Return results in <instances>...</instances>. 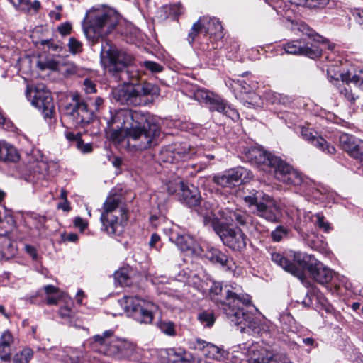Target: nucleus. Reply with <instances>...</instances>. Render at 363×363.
<instances>
[{"label":"nucleus","mask_w":363,"mask_h":363,"mask_svg":"<svg viewBox=\"0 0 363 363\" xmlns=\"http://www.w3.org/2000/svg\"><path fill=\"white\" fill-rule=\"evenodd\" d=\"M273 262L280 266L284 270L297 277L303 284L308 286L305 270L310 277L320 284L325 285L331 282L336 273L318 261L313 255L301 252H294L293 262L279 252L271 254Z\"/></svg>","instance_id":"f257e3e1"},{"label":"nucleus","mask_w":363,"mask_h":363,"mask_svg":"<svg viewBox=\"0 0 363 363\" xmlns=\"http://www.w3.org/2000/svg\"><path fill=\"white\" fill-rule=\"evenodd\" d=\"M223 289L218 282H213L211 289V298L220 303V308L228 319L235 325L240 328L241 332H245L247 328H252L255 324L252 314L244 311L242 306L250 304L251 301L248 296L240 295L225 289V298L223 300L218 296L222 294Z\"/></svg>","instance_id":"f03ea898"},{"label":"nucleus","mask_w":363,"mask_h":363,"mask_svg":"<svg viewBox=\"0 0 363 363\" xmlns=\"http://www.w3.org/2000/svg\"><path fill=\"white\" fill-rule=\"evenodd\" d=\"M120 16L113 9L108 7L92 8L86 13L83 30L86 38L96 43L104 39L116 28Z\"/></svg>","instance_id":"7ed1b4c3"},{"label":"nucleus","mask_w":363,"mask_h":363,"mask_svg":"<svg viewBox=\"0 0 363 363\" xmlns=\"http://www.w3.org/2000/svg\"><path fill=\"white\" fill-rule=\"evenodd\" d=\"M161 134L160 126L147 121L143 124L131 126L127 132V145L131 152H143L159 144Z\"/></svg>","instance_id":"20e7f679"},{"label":"nucleus","mask_w":363,"mask_h":363,"mask_svg":"<svg viewBox=\"0 0 363 363\" xmlns=\"http://www.w3.org/2000/svg\"><path fill=\"white\" fill-rule=\"evenodd\" d=\"M101 221L104 230L109 235H119L128 220L125 208L122 206L120 195H111L106 199Z\"/></svg>","instance_id":"39448f33"},{"label":"nucleus","mask_w":363,"mask_h":363,"mask_svg":"<svg viewBox=\"0 0 363 363\" xmlns=\"http://www.w3.org/2000/svg\"><path fill=\"white\" fill-rule=\"evenodd\" d=\"M119 303L127 315L140 324H152L159 311L158 306L153 301L138 296H124Z\"/></svg>","instance_id":"423d86ee"},{"label":"nucleus","mask_w":363,"mask_h":363,"mask_svg":"<svg viewBox=\"0 0 363 363\" xmlns=\"http://www.w3.org/2000/svg\"><path fill=\"white\" fill-rule=\"evenodd\" d=\"M243 200L254 214L269 222L277 223L281 216V209L277 202L261 191L245 196Z\"/></svg>","instance_id":"0eeeda50"},{"label":"nucleus","mask_w":363,"mask_h":363,"mask_svg":"<svg viewBox=\"0 0 363 363\" xmlns=\"http://www.w3.org/2000/svg\"><path fill=\"white\" fill-rule=\"evenodd\" d=\"M133 60V57L123 50H118L108 40H103L101 62L106 70L113 76L123 72Z\"/></svg>","instance_id":"6e6552de"},{"label":"nucleus","mask_w":363,"mask_h":363,"mask_svg":"<svg viewBox=\"0 0 363 363\" xmlns=\"http://www.w3.org/2000/svg\"><path fill=\"white\" fill-rule=\"evenodd\" d=\"M26 96L32 105L40 111L45 118L51 119L54 113V104L50 92L40 84L35 86H27Z\"/></svg>","instance_id":"1a4fd4ad"},{"label":"nucleus","mask_w":363,"mask_h":363,"mask_svg":"<svg viewBox=\"0 0 363 363\" xmlns=\"http://www.w3.org/2000/svg\"><path fill=\"white\" fill-rule=\"evenodd\" d=\"M214 230L223 243L232 250L242 252L246 248L247 238L240 228L216 225Z\"/></svg>","instance_id":"9d476101"},{"label":"nucleus","mask_w":363,"mask_h":363,"mask_svg":"<svg viewBox=\"0 0 363 363\" xmlns=\"http://www.w3.org/2000/svg\"><path fill=\"white\" fill-rule=\"evenodd\" d=\"M72 100L73 103L65 105V114L73 121L74 125L84 127L92 121L94 113L78 95H74Z\"/></svg>","instance_id":"9b49d317"},{"label":"nucleus","mask_w":363,"mask_h":363,"mask_svg":"<svg viewBox=\"0 0 363 363\" xmlns=\"http://www.w3.org/2000/svg\"><path fill=\"white\" fill-rule=\"evenodd\" d=\"M146 121V115L137 111L120 109L117 111L108 122V126H115L116 129H125V135L131 126L143 124Z\"/></svg>","instance_id":"f8f14e48"},{"label":"nucleus","mask_w":363,"mask_h":363,"mask_svg":"<svg viewBox=\"0 0 363 363\" xmlns=\"http://www.w3.org/2000/svg\"><path fill=\"white\" fill-rule=\"evenodd\" d=\"M248 363H292L286 357L262 347L259 343L252 344L247 350Z\"/></svg>","instance_id":"ddd939ff"},{"label":"nucleus","mask_w":363,"mask_h":363,"mask_svg":"<svg viewBox=\"0 0 363 363\" xmlns=\"http://www.w3.org/2000/svg\"><path fill=\"white\" fill-rule=\"evenodd\" d=\"M284 49L288 54L304 55L312 59L321 55V49L318 45L306 38L288 42L284 45Z\"/></svg>","instance_id":"4468645a"},{"label":"nucleus","mask_w":363,"mask_h":363,"mask_svg":"<svg viewBox=\"0 0 363 363\" xmlns=\"http://www.w3.org/2000/svg\"><path fill=\"white\" fill-rule=\"evenodd\" d=\"M246 158L252 164L260 167L262 170L271 174L274 164V159H280L279 157L272 155L271 153L264 151L260 147H252L245 152Z\"/></svg>","instance_id":"2eb2a0df"},{"label":"nucleus","mask_w":363,"mask_h":363,"mask_svg":"<svg viewBox=\"0 0 363 363\" xmlns=\"http://www.w3.org/2000/svg\"><path fill=\"white\" fill-rule=\"evenodd\" d=\"M276 164L271 174L283 183L287 184L299 185L302 182V177L299 172L294 170L291 166L281 159H274Z\"/></svg>","instance_id":"dca6fc26"},{"label":"nucleus","mask_w":363,"mask_h":363,"mask_svg":"<svg viewBox=\"0 0 363 363\" xmlns=\"http://www.w3.org/2000/svg\"><path fill=\"white\" fill-rule=\"evenodd\" d=\"M106 355L122 359L129 357L133 350V346L123 340L114 338L107 342L106 345H101Z\"/></svg>","instance_id":"f3484780"},{"label":"nucleus","mask_w":363,"mask_h":363,"mask_svg":"<svg viewBox=\"0 0 363 363\" xmlns=\"http://www.w3.org/2000/svg\"><path fill=\"white\" fill-rule=\"evenodd\" d=\"M248 174L249 172L246 169L237 167L224 174L213 176V182L222 187L230 188L236 186L240 182H242L245 179V175Z\"/></svg>","instance_id":"a211bd4d"},{"label":"nucleus","mask_w":363,"mask_h":363,"mask_svg":"<svg viewBox=\"0 0 363 363\" xmlns=\"http://www.w3.org/2000/svg\"><path fill=\"white\" fill-rule=\"evenodd\" d=\"M112 98L120 104L141 106L143 101L135 96L134 84H124L112 90Z\"/></svg>","instance_id":"6ab92c4d"},{"label":"nucleus","mask_w":363,"mask_h":363,"mask_svg":"<svg viewBox=\"0 0 363 363\" xmlns=\"http://www.w3.org/2000/svg\"><path fill=\"white\" fill-rule=\"evenodd\" d=\"M191 344V348L202 352L203 354L208 358L220 360L226 355V352L223 349L199 338Z\"/></svg>","instance_id":"aec40b11"},{"label":"nucleus","mask_w":363,"mask_h":363,"mask_svg":"<svg viewBox=\"0 0 363 363\" xmlns=\"http://www.w3.org/2000/svg\"><path fill=\"white\" fill-rule=\"evenodd\" d=\"M301 137L313 145L329 155H333L335 152V148L327 143V141L322 137L318 136L316 133H313L311 129L301 127L300 131Z\"/></svg>","instance_id":"412c9836"},{"label":"nucleus","mask_w":363,"mask_h":363,"mask_svg":"<svg viewBox=\"0 0 363 363\" xmlns=\"http://www.w3.org/2000/svg\"><path fill=\"white\" fill-rule=\"evenodd\" d=\"M194 99L201 104L209 106L211 111L222 110L223 99L204 89H198L194 93Z\"/></svg>","instance_id":"4be33fe9"},{"label":"nucleus","mask_w":363,"mask_h":363,"mask_svg":"<svg viewBox=\"0 0 363 363\" xmlns=\"http://www.w3.org/2000/svg\"><path fill=\"white\" fill-rule=\"evenodd\" d=\"M177 188L179 189L178 192V199L183 203L189 206H196L199 203V194L197 189L194 186L191 188L186 186L183 182H178L176 184Z\"/></svg>","instance_id":"5701e85b"},{"label":"nucleus","mask_w":363,"mask_h":363,"mask_svg":"<svg viewBox=\"0 0 363 363\" xmlns=\"http://www.w3.org/2000/svg\"><path fill=\"white\" fill-rule=\"evenodd\" d=\"M233 87L235 90H239L241 94H248L250 95V101L246 100L244 104L248 106H255L258 105L259 96L255 93L251 91L250 86L245 81L242 79L233 80Z\"/></svg>","instance_id":"b1692460"},{"label":"nucleus","mask_w":363,"mask_h":363,"mask_svg":"<svg viewBox=\"0 0 363 363\" xmlns=\"http://www.w3.org/2000/svg\"><path fill=\"white\" fill-rule=\"evenodd\" d=\"M169 363H192V355L182 350L171 348L167 351Z\"/></svg>","instance_id":"393cba45"},{"label":"nucleus","mask_w":363,"mask_h":363,"mask_svg":"<svg viewBox=\"0 0 363 363\" xmlns=\"http://www.w3.org/2000/svg\"><path fill=\"white\" fill-rule=\"evenodd\" d=\"M205 33L213 37L215 40L223 38V26L218 19L216 18H206Z\"/></svg>","instance_id":"a878e982"},{"label":"nucleus","mask_w":363,"mask_h":363,"mask_svg":"<svg viewBox=\"0 0 363 363\" xmlns=\"http://www.w3.org/2000/svg\"><path fill=\"white\" fill-rule=\"evenodd\" d=\"M17 150L11 145L0 142V160L4 162H16L19 160Z\"/></svg>","instance_id":"bb28decb"},{"label":"nucleus","mask_w":363,"mask_h":363,"mask_svg":"<svg viewBox=\"0 0 363 363\" xmlns=\"http://www.w3.org/2000/svg\"><path fill=\"white\" fill-rule=\"evenodd\" d=\"M339 76L341 77L342 82H345L347 84L353 83L355 86L363 90V70H350L345 73H341Z\"/></svg>","instance_id":"cd10ccee"},{"label":"nucleus","mask_w":363,"mask_h":363,"mask_svg":"<svg viewBox=\"0 0 363 363\" xmlns=\"http://www.w3.org/2000/svg\"><path fill=\"white\" fill-rule=\"evenodd\" d=\"M206 257L213 263L219 264L222 267H228V256L217 248H209L206 252Z\"/></svg>","instance_id":"c85d7f7f"},{"label":"nucleus","mask_w":363,"mask_h":363,"mask_svg":"<svg viewBox=\"0 0 363 363\" xmlns=\"http://www.w3.org/2000/svg\"><path fill=\"white\" fill-rule=\"evenodd\" d=\"M180 154L181 152L175 153L174 146L170 145L161 149L158 159L162 162L174 163L179 161Z\"/></svg>","instance_id":"c756f323"},{"label":"nucleus","mask_w":363,"mask_h":363,"mask_svg":"<svg viewBox=\"0 0 363 363\" xmlns=\"http://www.w3.org/2000/svg\"><path fill=\"white\" fill-rule=\"evenodd\" d=\"M18 10L23 12H30L33 10L37 12L40 7L38 1L31 2L30 0H8Z\"/></svg>","instance_id":"7c9ffc66"},{"label":"nucleus","mask_w":363,"mask_h":363,"mask_svg":"<svg viewBox=\"0 0 363 363\" xmlns=\"http://www.w3.org/2000/svg\"><path fill=\"white\" fill-rule=\"evenodd\" d=\"M157 87L150 83H143L134 85V91L135 96H138L140 100L144 101L143 96L156 94ZM145 104V101H143Z\"/></svg>","instance_id":"2f4dec72"},{"label":"nucleus","mask_w":363,"mask_h":363,"mask_svg":"<svg viewBox=\"0 0 363 363\" xmlns=\"http://www.w3.org/2000/svg\"><path fill=\"white\" fill-rule=\"evenodd\" d=\"M206 20V18H205V17L202 18H200L198 21L193 24L188 35V40L189 43H192L195 40L196 37L199 33H202L203 31L205 33Z\"/></svg>","instance_id":"473e14b6"},{"label":"nucleus","mask_w":363,"mask_h":363,"mask_svg":"<svg viewBox=\"0 0 363 363\" xmlns=\"http://www.w3.org/2000/svg\"><path fill=\"white\" fill-rule=\"evenodd\" d=\"M358 139L352 135L341 133L339 137V142L342 150L348 153L349 151L352 150V146Z\"/></svg>","instance_id":"72a5a7b5"},{"label":"nucleus","mask_w":363,"mask_h":363,"mask_svg":"<svg viewBox=\"0 0 363 363\" xmlns=\"http://www.w3.org/2000/svg\"><path fill=\"white\" fill-rule=\"evenodd\" d=\"M37 66L41 70H57L59 62L52 57L48 56L40 58L37 62Z\"/></svg>","instance_id":"f704fd0d"},{"label":"nucleus","mask_w":363,"mask_h":363,"mask_svg":"<svg viewBox=\"0 0 363 363\" xmlns=\"http://www.w3.org/2000/svg\"><path fill=\"white\" fill-rule=\"evenodd\" d=\"M174 242L182 251H186L191 248L194 241L189 235H178L174 239Z\"/></svg>","instance_id":"c9c22d12"},{"label":"nucleus","mask_w":363,"mask_h":363,"mask_svg":"<svg viewBox=\"0 0 363 363\" xmlns=\"http://www.w3.org/2000/svg\"><path fill=\"white\" fill-rule=\"evenodd\" d=\"M175 153L181 152L179 155V160H187L191 157L194 152H191V150L189 145L186 143L180 144H173Z\"/></svg>","instance_id":"e433bc0d"},{"label":"nucleus","mask_w":363,"mask_h":363,"mask_svg":"<svg viewBox=\"0 0 363 363\" xmlns=\"http://www.w3.org/2000/svg\"><path fill=\"white\" fill-rule=\"evenodd\" d=\"M229 218L231 222H235L240 225H245L249 220L248 215L240 210L229 211Z\"/></svg>","instance_id":"4c0bfd02"},{"label":"nucleus","mask_w":363,"mask_h":363,"mask_svg":"<svg viewBox=\"0 0 363 363\" xmlns=\"http://www.w3.org/2000/svg\"><path fill=\"white\" fill-rule=\"evenodd\" d=\"M197 318L201 324L208 328L211 327L216 320L214 313L208 311H203L200 312L198 314Z\"/></svg>","instance_id":"58836bf2"},{"label":"nucleus","mask_w":363,"mask_h":363,"mask_svg":"<svg viewBox=\"0 0 363 363\" xmlns=\"http://www.w3.org/2000/svg\"><path fill=\"white\" fill-rule=\"evenodd\" d=\"M33 357V352L30 348H24L22 351L17 352L13 359V363H29Z\"/></svg>","instance_id":"ea45409f"},{"label":"nucleus","mask_w":363,"mask_h":363,"mask_svg":"<svg viewBox=\"0 0 363 363\" xmlns=\"http://www.w3.org/2000/svg\"><path fill=\"white\" fill-rule=\"evenodd\" d=\"M116 281L121 286H128L130 283V276L125 269H121L114 274Z\"/></svg>","instance_id":"a19ab883"},{"label":"nucleus","mask_w":363,"mask_h":363,"mask_svg":"<svg viewBox=\"0 0 363 363\" xmlns=\"http://www.w3.org/2000/svg\"><path fill=\"white\" fill-rule=\"evenodd\" d=\"M351 150L348 152L351 157L363 161V140L358 139Z\"/></svg>","instance_id":"79ce46f5"},{"label":"nucleus","mask_w":363,"mask_h":363,"mask_svg":"<svg viewBox=\"0 0 363 363\" xmlns=\"http://www.w3.org/2000/svg\"><path fill=\"white\" fill-rule=\"evenodd\" d=\"M43 49H47L48 52H59L62 50V43L54 40H43L40 42Z\"/></svg>","instance_id":"37998d69"},{"label":"nucleus","mask_w":363,"mask_h":363,"mask_svg":"<svg viewBox=\"0 0 363 363\" xmlns=\"http://www.w3.org/2000/svg\"><path fill=\"white\" fill-rule=\"evenodd\" d=\"M313 220L314 223L315 225H317L320 230H323L325 232H329L330 230V224L328 221L325 220V217L320 214L317 213L315 216H313Z\"/></svg>","instance_id":"c03bdc74"},{"label":"nucleus","mask_w":363,"mask_h":363,"mask_svg":"<svg viewBox=\"0 0 363 363\" xmlns=\"http://www.w3.org/2000/svg\"><path fill=\"white\" fill-rule=\"evenodd\" d=\"M158 327L162 333L167 335L173 336L175 335V327L172 322L161 320L158 323Z\"/></svg>","instance_id":"a18cd8bd"},{"label":"nucleus","mask_w":363,"mask_h":363,"mask_svg":"<svg viewBox=\"0 0 363 363\" xmlns=\"http://www.w3.org/2000/svg\"><path fill=\"white\" fill-rule=\"evenodd\" d=\"M222 106V110H216V111L226 115L233 120H236L239 118V114L238 111L235 108L228 106L223 99Z\"/></svg>","instance_id":"49530a36"},{"label":"nucleus","mask_w":363,"mask_h":363,"mask_svg":"<svg viewBox=\"0 0 363 363\" xmlns=\"http://www.w3.org/2000/svg\"><path fill=\"white\" fill-rule=\"evenodd\" d=\"M113 332L111 330L105 331L101 335H96L94 337V340L96 342H98L101 346L106 345L108 342V339L112 338Z\"/></svg>","instance_id":"de8ad7c7"},{"label":"nucleus","mask_w":363,"mask_h":363,"mask_svg":"<svg viewBox=\"0 0 363 363\" xmlns=\"http://www.w3.org/2000/svg\"><path fill=\"white\" fill-rule=\"evenodd\" d=\"M68 47L70 52L77 54L82 51V44L74 38H70L68 43Z\"/></svg>","instance_id":"09e8293b"},{"label":"nucleus","mask_w":363,"mask_h":363,"mask_svg":"<svg viewBox=\"0 0 363 363\" xmlns=\"http://www.w3.org/2000/svg\"><path fill=\"white\" fill-rule=\"evenodd\" d=\"M112 129L111 133V138L113 141L120 143L123 140L124 135L125 134V129H116L115 126H108Z\"/></svg>","instance_id":"8fccbe9b"},{"label":"nucleus","mask_w":363,"mask_h":363,"mask_svg":"<svg viewBox=\"0 0 363 363\" xmlns=\"http://www.w3.org/2000/svg\"><path fill=\"white\" fill-rule=\"evenodd\" d=\"M287 234L286 230L282 226H278L274 231L272 232L271 236L274 241L279 242Z\"/></svg>","instance_id":"3c124183"},{"label":"nucleus","mask_w":363,"mask_h":363,"mask_svg":"<svg viewBox=\"0 0 363 363\" xmlns=\"http://www.w3.org/2000/svg\"><path fill=\"white\" fill-rule=\"evenodd\" d=\"M329 0H306L304 6L309 9L323 8L325 6Z\"/></svg>","instance_id":"603ef678"},{"label":"nucleus","mask_w":363,"mask_h":363,"mask_svg":"<svg viewBox=\"0 0 363 363\" xmlns=\"http://www.w3.org/2000/svg\"><path fill=\"white\" fill-rule=\"evenodd\" d=\"M13 337L9 330L4 331L0 337V344L11 347Z\"/></svg>","instance_id":"864d4df0"},{"label":"nucleus","mask_w":363,"mask_h":363,"mask_svg":"<svg viewBox=\"0 0 363 363\" xmlns=\"http://www.w3.org/2000/svg\"><path fill=\"white\" fill-rule=\"evenodd\" d=\"M144 67L153 73H157L162 71L163 67L160 64L153 61H145L143 62Z\"/></svg>","instance_id":"5fc2aeb1"},{"label":"nucleus","mask_w":363,"mask_h":363,"mask_svg":"<svg viewBox=\"0 0 363 363\" xmlns=\"http://www.w3.org/2000/svg\"><path fill=\"white\" fill-rule=\"evenodd\" d=\"M84 89L87 94L96 92V84L89 79H85L84 82Z\"/></svg>","instance_id":"6e6d98bb"},{"label":"nucleus","mask_w":363,"mask_h":363,"mask_svg":"<svg viewBox=\"0 0 363 363\" xmlns=\"http://www.w3.org/2000/svg\"><path fill=\"white\" fill-rule=\"evenodd\" d=\"M11 358V347L0 344V359L9 361Z\"/></svg>","instance_id":"4d7b16f0"},{"label":"nucleus","mask_w":363,"mask_h":363,"mask_svg":"<svg viewBox=\"0 0 363 363\" xmlns=\"http://www.w3.org/2000/svg\"><path fill=\"white\" fill-rule=\"evenodd\" d=\"M184 11L183 6L181 4H175L170 6V13L175 17H178Z\"/></svg>","instance_id":"13d9d810"},{"label":"nucleus","mask_w":363,"mask_h":363,"mask_svg":"<svg viewBox=\"0 0 363 363\" xmlns=\"http://www.w3.org/2000/svg\"><path fill=\"white\" fill-rule=\"evenodd\" d=\"M178 182H182L180 179H177L176 181H174V182H169L168 184H167V191L169 194H176L177 196H178V192H179V189L177 188L176 184Z\"/></svg>","instance_id":"bf43d9fd"},{"label":"nucleus","mask_w":363,"mask_h":363,"mask_svg":"<svg viewBox=\"0 0 363 363\" xmlns=\"http://www.w3.org/2000/svg\"><path fill=\"white\" fill-rule=\"evenodd\" d=\"M352 13L354 18L358 23L363 24V9H354L352 11Z\"/></svg>","instance_id":"052dcab7"},{"label":"nucleus","mask_w":363,"mask_h":363,"mask_svg":"<svg viewBox=\"0 0 363 363\" xmlns=\"http://www.w3.org/2000/svg\"><path fill=\"white\" fill-rule=\"evenodd\" d=\"M71 30H72V26L69 23H62L58 27V31L63 36H65V35L69 34L71 32Z\"/></svg>","instance_id":"680f3d73"},{"label":"nucleus","mask_w":363,"mask_h":363,"mask_svg":"<svg viewBox=\"0 0 363 363\" xmlns=\"http://www.w3.org/2000/svg\"><path fill=\"white\" fill-rule=\"evenodd\" d=\"M59 314L62 318L71 317L72 315V311L67 306L62 307L59 311Z\"/></svg>","instance_id":"e2e57ef3"},{"label":"nucleus","mask_w":363,"mask_h":363,"mask_svg":"<svg viewBox=\"0 0 363 363\" xmlns=\"http://www.w3.org/2000/svg\"><path fill=\"white\" fill-rule=\"evenodd\" d=\"M340 93L343 94L345 97L349 101H354L355 99V97L354 94L352 93L351 90H350L347 87L341 89Z\"/></svg>","instance_id":"0e129e2a"},{"label":"nucleus","mask_w":363,"mask_h":363,"mask_svg":"<svg viewBox=\"0 0 363 363\" xmlns=\"http://www.w3.org/2000/svg\"><path fill=\"white\" fill-rule=\"evenodd\" d=\"M276 99L278 100V103L282 104L284 106H287L291 103L290 98L283 94H277Z\"/></svg>","instance_id":"69168bd1"},{"label":"nucleus","mask_w":363,"mask_h":363,"mask_svg":"<svg viewBox=\"0 0 363 363\" xmlns=\"http://www.w3.org/2000/svg\"><path fill=\"white\" fill-rule=\"evenodd\" d=\"M25 250L26 252L33 259H35L37 258L38 254L35 248L33 246L26 245L25 246Z\"/></svg>","instance_id":"338daca9"},{"label":"nucleus","mask_w":363,"mask_h":363,"mask_svg":"<svg viewBox=\"0 0 363 363\" xmlns=\"http://www.w3.org/2000/svg\"><path fill=\"white\" fill-rule=\"evenodd\" d=\"M44 289L48 296H52L58 292V289L52 285H47L44 287Z\"/></svg>","instance_id":"774afa93"}]
</instances>
